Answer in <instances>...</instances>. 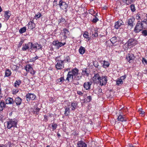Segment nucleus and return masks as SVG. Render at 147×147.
<instances>
[{
  "label": "nucleus",
  "mask_w": 147,
  "mask_h": 147,
  "mask_svg": "<svg viewBox=\"0 0 147 147\" xmlns=\"http://www.w3.org/2000/svg\"><path fill=\"white\" fill-rule=\"evenodd\" d=\"M92 80L94 83L99 84L101 86L105 85L107 81V76H102L101 77L98 74H95L93 77Z\"/></svg>",
  "instance_id": "nucleus-1"
},
{
  "label": "nucleus",
  "mask_w": 147,
  "mask_h": 147,
  "mask_svg": "<svg viewBox=\"0 0 147 147\" xmlns=\"http://www.w3.org/2000/svg\"><path fill=\"white\" fill-rule=\"evenodd\" d=\"M147 19H144L141 22L138 21L134 30L136 33H138L142 29H145L147 28Z\"/></svg>",
  "instance_id": "nucleus-2"
},
{
  "label": "nucleus",
  "mask_w": 147,
  "mask_h": 147,
  "mask_svg": "<svg viewBox=\"0 0 147 147\" xmlns=\"http://www.w3.org/2000/svg\"><path fill=\"white\" fill-rule=\"evenodd\" d=\"M79 73V70L77 68H74L69 71L67 75L66 80L69 81L70 79H73L74 76L78 75Z\"/></svg>",
  "instance_id": "nucleus-3"
},
{
  "label": "nucleus",
  "mask_w": 147,
  "mask_h": 147,
  "mask_svg": "<svg viewBox=\"0 0 147 147\" xmlns=\"http://www.w3.org/2000/svg\"><path fill=\"white\" fill-rule=\"evenodd\" d=\"M7 125V128L10 129L12 127H16L17 123V121L15 119H11L9 121H7L6 123Z\"/></svg>",
  "instance_id": "nucleus-4"
},
{
  "label": "nucleus",
  "mask_w": 147,
  "mask_h": 147,
  "mask_svg": "<svg viewBox=\"0 0 147 147\" xmlns=\"http://www.w3.org/2000/svg\"><path fill=\"white\" fill-rule=\"evenodd\" d=\"M137 44V42L135 40L131 38L129 39L127 42L126 43L125 45L127 46L128 48H131Z\"/></svg>",
  "instance_id": "nucleus-5"
},
{
  "label": "nucleus",
  "mask_w": 147,
  "mask_h": 147,
  "mask_svg": "<svg viewBox=\"0 0 147 147\" xmlns=\"http://www.w3.org/2000/svg\"><path fill=\"white\" fill-rule=\"evenodd\" d=\"M135 58L134 54L132 53L128 54L126 56V59L129 63H132Z\"/></svg>",
  "instance_id": "nucleus-6"
},
{
  "label": "nucleus",
  "mask_w": 147,
  "mask_h": 147,
  "mask_svg": "<svg viewBox=\"0 0 147 147\" xmlns=\"http://www.w3.org/2000/svg\"><path fill=\"white\" fill-rule=\"evenodd\" d=\"M55 68L58 70L64 68V64L62 60H58L55 65Z\"/></svg>",
  "instance_id": "nucleus-7"
},
{
  "label": "nucleus",
  "mask_w": 147,
  "mask_h": 147,
  "mask_svg": "<svg viewBox=\"0 0 147 147\" xmlns=\"http://www.w3.org/2000/svg\"><path fill=\"white\" fill-rule=\"evenodd\" d=\"M31 49L32 50H38L42 48V46L38 43L33 44L31 42Z\"/></svg>",
  "instance_id": "nucleus-8"
},
{
  "label": "nucleus",
  "mask_w": 147,
  "mask_h": 147,
  "mask_svg": "<svg viewBox=\"0 0 147 147\" xmlns=\"http://www.w3.org/2000/svg\"><path fill=\"white\" fill-rule=\"evenodd\" d=\"M58 5L62 10L66 9L68 7V5L65 2L63 1L62 0L59 1Z\"/></svg>",
  "instance_id": "nucleus-9"
},
{
  "label": "nucleus",
  "mask_w": 147,
  "mask_h": 147,
  "mask_svg": "<svg viewBox=\"0 0 147 147\" xmlns=\"http://www.w3.org/2000/svg\"><path fill=\"white\" fill-rule=\"evenodd\" d=\"M26 97L27 101H29L30 100H34L35 99L36 96L33 94L28 93L26 95Z\"/></svg>",
  "instance_id": "nucleus-10"
},
{
  "label": "nucleus",
  "mask_w": 147,
  "mask_h": 147,
  "mask_svg": "<svg viewBox=\"0 0 147 147\" xmlns=\"http://www.w3.org/2000/svg\"><path fill=\"white\" fill-rule=\"evenodd\" d=\"M92 83L91 82H85L83 84V87L86 90H89L91 88V85L92 84Z\"/></svg>",
  "instance_id": "nucleus-11"
},
{
  "label": "nucleus",
  "mask_w": 147,
  "mask_h": 147,
  "mask_svg": "<svg viewBox=\"0 0 147 147\" xmlns=\"http://www.w3.org/2000/svg\"><path fill=\"white\" fill-rule=\"evenodd\" d=\"M53 44L54 45L56 46L59 48L64 46L66 44L65 42L62 43L61 42H59L58 41H53Z\"/></svg>",
  "instance_id": "nucleus-12"
},
{
  "label": "nucleus",
  "mask_w": 147,
  "mask_h": 147,
  "mask_svg": "<svg viewBox=\"0 0 147 147\" xmlns=\"http://www.w3.org/2000/svg\"><path fill=\"white\" fill-rule=\"evenodd\" d=\"M117 119L118 121L123 122L126 121L127 118L125 115H122L121 114H120L118 116Z\"/></svg>",
  "instance_id": "nucleus-13"
},
{
  "label": "nucleus",
  "mask_w": 147,
  "mask_h": 147,
  "mask_svg": "<svg viewBox=\"0 0 147 147\" xmlns=\"http://www.w3.org/2000/svg\"><path fill=\"white\" fill-rule=\"evenodd\" d=\"M31 42H29L28 44H24L22 45V48L23 51H25L30 49H31Z\"/></svg>",
  "instance_id": "nucleus-14"
},
{
  "label": "nucleus",
  "mask_w": 147,
  "mask_h": 147,
  "mask_svg": "<svg viewBox=\"0 0 147 147\" xmlns=\"http://www.w3.org/2000/svg\"><path fill=\"white\" fill-rule=\"evenodd\" d=\"M123 22L121 20H119L115 23L114 27L116 29H118L121 25H123Z\"/></svg>",
  "instance_id": "nucleus-15"
},
{
  "label": "nucleus",
  "mask_w": 147,
  "mask_h": 147,
  "mask_svg": "<svg viewBox=\"0 0 147 147\" xmlns=\"http://www.w3.org/2000/svg\"><path fill=\"white\" fill-rule=\"evenodd\" d=\"M6 104L7 105L13 104L14 102V101L12 98L8 97L5 100Z\"/></svg>",
  "instance_id": "nucleus-16"
},
{
  "label": "nucleus",
  "mask_w": 147,
  "mask_h": 147,
  "mask_svg": "<svg viewBox=\"0 0 147 147\" xmlns=\"http://www.w3.org/2000/svg\"><path fill=\"white\" fill-rule=\"evenodd\" d=\"M28 28L30 29H32L35 27V24L34 23V21L32 20V21H30L28 24Z\"/></svg>",
  "instance_id": "nucleus-17"
},
{
  "label": "nucleus",
  "mask_w": 147,
  "mask_h": 147,
  "mask_svg": "<svg viewBox=\"0 0 147 147\" xmlns=\"http://www.w3.org/2000/svg\"><path fill=\"white\" fill-rule=\"evenodd\" d=\"M77 144V147H87L86 144L82 141H78Z\"/></svg>",
  "instance_id": "nucleus-18"
},
{
  "label": "nucleus",
  "mask_w": 147,
  "mask_h": 147,
  "mask_svg": "<svg viewBox=\"0 0 147 147\" xmlns=\"http://www.w3.org/2000/svg\"><path fill=\"white\" fill-rule=\"evenodd\" d=\"M135 20V18L133 17H131L128 20V25L130 26L131 28H132L133 25V23Z\"/></svg>",
  "instance_id": "nucleus-19"
},
{
  "label": "nucleus",
  "mask_w": 147,
  "mask_h": 147,
  "mask_svg": "<svg viewBox=\"0 0 147 147\" xmlns=\"http://www.w3.org/2000/svg\"><path fill=\"white\" fill-rule=\"evenodd\" d=\"M22 99L19 97H18L15 98L14 102L18 106L20 105L22 102Z\"/></svg>",
  "instance_id": "nucleus-20"
},
{
  "label": "nucleus",
  "mask_w": 147,
  "mask_h": 147,
  "mask_svg": "<svg viewBox=\"0 0 147 147\" xmlns=\"http://www.w3.org/2000/svg\"><path fill=\"white\" fill-rule=\"evenodd\" d=\"M83 36L84 38L86 39V40L87 41H89L91 39V37L89 36L88 33L87 32H85Z\"/></svg>",
  "instance_id": "nucleus-21"
},
{
  "label": "nucleus",
  "mask_w": 147,
  "mask_h": 147,
  "mask_svg": "<svg viewBox=\"0 0 147 147\" xmlns=\"http://www.w3.org/2000/svg\"><path fill=\"white\" fill-rule=\"evenodd\" d=\"M21 83V81L20 80H17L15 81L14 84V86L16 88H18L19 87Z\"/></svg>",
  "instance_id": "nucleus-22"
},
{
  "label": "nucleus",
  "mask_w": 147,
  "mask_h": 147,
  "mask_svg": "<svg viewBox=\"0 0 147 147\" xmlns=\"http://www.w3.org/2000/svg\"><path fill=\"white\" fill-rule=\"evenodd\" d=\"M11 15V13H10V11H6L5 12L4 14V17L6 19L8 20L10 16Z\"/></svg>",
  "instance_id": "nucleus-23"
},
{
  "label": "nucleus",
  "mask_w": 147,
  "mask_h": 147,
  "mask_svg": "<svg viewBox=\"0 0 147 147\" xmlns=\"http://www.w3.org/2000/svg\"><path fill=\"white\" fill-rule=\"evenodd\" d=\"M64 79L63 76L60 77L57 80V83L61 84L64 81Z\"/></svg>",
  "instance_id": "nucleus-24"
},
{
  "label": "nucleus",
  "mask_w": 147,
  "mask_h": 147,
  "mask_svg": "<svg viewBox=\"0 0 147 147\" xmlns=\"http://www.w3.org/2000/svg\"><path fill=\"white\" fill-rule=\"evenodd\" d=\"M78 104L76 102H72L71 104V108L72 110H74L76 109Z\"/></svg>",
  "instance_id": "nucleus-25"
},
{
  "label": "nucleus",
  "mask_w": 147,
  "mask_h": 147,
  "mask_svg": "<svg viewBox=\"0 0 147 147\" xmlns=\"http://www.w3.org/2000/svg\"><path fill=\"white\" fill-rule=\"evenodd\" d=\"M85 51V48L81 46L80 47L79 50V52L80 54L83 55L84 54Z\"/></svg>",
  "instance_id": "nucleus-26"
},
{
  "label": "nucleus",
  "mask_w": 147,
  "mask_h": 147,
  "mask_svg": "<svg viewBox=\"0 0 147 147\" xmlns=\"http://www.w3.org/2000/svg\"><path fill=\"white\" fill-rule=\"evenodd\" d=\"M11 73L10 70L9 69H6L5 72V77H9L11 76Z\"/></svg>",
  "instance_id": "nucleus-27"
},
{
  "label": "nucleus",
  "mask_w": 147,
  "mask_h": 147,
  "mask_svg": "<svg viewBox=\"0 0 147 147\" xmlns=\"http://www.w3.org/2000/svg\"><path fill=\"white\" fill-rule=\"evenodd\" d=\"M103 62V63L102 66L104 68H106L109 66L110 63L108 61L104 60Z\"/></svg>",
  "instance_id": "nucleus-28"
},
{
  "label": "nucleus",
  "mask_w": 147,
  "mask_h": 147,
  "mask_svg": "<svg viewBox=\"0 0 147 147\" xmlns=\"http://www.w3.org/2000/svg\"><path fill=\"white\" fill-rule=\"evenodd\" d=\"M70 113V109L69 108H65L64 114L65 116H68Z\"/></svg>",
  "instance_id": "nucleus-29"
},
{
  "label": "nucleus",
  "mask_w": 147,
  "mask_h": 147,
  "mask_svg": "<svg viewBox=\"0 0 147 147\" xmlns=\"http://www.w3.org/2000/svg\"><path fill=\"white\" fill-rule=\"evenodd\" d=\"M63 63L67 62V63H69L71 61V59L70 57L68 56H67L65 59L62 61Z\"/></svg>",
  "instance_id": "nucleus-30"
},
{
  "label": "nucleus",
  "mask_w": 147,
  "mask_h": 147,
  "mask_svg": "<svg viewBox=\"0 0 147 147\" xmlns=\"http://www.w3.org/2000/svg\"><path fill=\"white\" fill-rule=\"evenodd\" d=\"M74 77V80H80L82 78V75L78 73V75L75 76Z\"/></svg>",
  "instance_id": "nucleus-31"
},
{
  "label": "nucleus",
  "mask_w": 147,
  "mask_h": 147,
  "mask_svg": "<svg viewBox=\"0 0 147 147\" xmlns=\"http://www.w3.org/2000/svg\"><path fill=\"white\" fill-rule=\"evenodd\" d=\"M134 1L135 0H123V1L127 5L133 3Z\"/></svg>",
  "instance_id": "nucleus-32"
},
{
  "label": "nucleus",
  "mask_w": 147,
  "mask_h": 147,
  "mask_svg": "<svg viewBox=\"0 0 147 147\" xmlns=\"http://www.w3.org/2000/svg\"><path fill=\"white\" fill-rule=\"evenodd\" d=\"M32 68L31 65L28 64L26 65L25 69L27 72H29L31 70H32Z\"/></svg>",
  "instance_id": "nucleus-33"
},
{
  "label": "nucleus",
  "mask_w": 147,
  "mask_h": 147,
  "mask_svg": "<svg viewBox=\"0 0 147 147\" xmlns=\"http://www.w3.org/2000/svg\"><path fill=\"white\" fill-rule=\"evenodd\" d=\"M41 16V13L40 12H38L34 16V19L37 20L38 19L40 18Z\"/></svg>",
  "instance_id": "nucleus-34"
},
{
  "label": "nucleus",
  "mask_w": 147,
  "mask_h": 147,
  "mask_svg": "<svg viewBox=\"0 0 147 147\" xmlns=\"http://www.w3.org/2000/svg\"><path fill=\"white\" fill-rule=\"evenodd\" d=\"M89 12L93 16H96L97 13L95 14V12L93 9H91L89 10Z\"/></svg>",
  "instance_id": "nucleus-35"
},
{
  "label": "nucleus",
  "mask_w": 147,
  "mask_h": 147,
  "mask_svg": "<svg viewBox=\"0 0 147 147\" xmlns=\"http://www.w3.org/2000/svg\"><path fill=\"white\" fill-rule=\"evenodd\" d=\"M66 22L65 19L61 17V18L59 19L58 20L59 24L61 23L62 24H64Z\"/></svg>",
  "instance_id": "nucleus-36"
},
{
  "label": "nucleus",
  "mask_w": 147,
  "mask_h": 147,
  "mask_svg": "<svg viewBox=\"0 0 147 147\" xmlns=\"http://www.w3.org/2000/svg\"><path fill=\"white\" fill-rule=\"evenodd\" d=\"M110 41L113 44H114L117 41L116 37L114 36L112 37Z\"/></svg>",
  "instance_id": "nucleus-37"
},
{
  "label": "nucleus",
  "mask_w": 147,
  "mask_h": 147,
  "mask_svg": "<svg viewBox=\"0 0 147 147\" xmlns=\"http://www.w3.org/2000/svg\"><path fill=\"white\" fill-rule=\"evenodd\" d=\"M26 27H24L19 30V32L20 34H22L25 32L26 31Z\"/></svg>",
  "instance_id": "nucleus-38"
},
{
  "label": "nucleus",
  "mask_w": 147,
  "mask_h": 147,
  "mask_svg": "<svg viewBox=\"0 0 147 147\" xmlns=\"http://www.w3.org/2000/svg\"><path fill=\"white\" fill-rule=\"evenodd\" d=\"M40 110V109L38 107L34 108L33 110V113L34 114H38V113L39 112Z\"/></svg>",
  "instance_id": "nucleus-39"
},
{
  "label": "nucleus",
  "mask_w": 147,
  "mask_h": 147,
  "mask_svg": "<svg viewBox=\"0 0 147 147\" xmlns=\"http://www.w3.org/2000/svg\"><path fill=\"white\" fill-rule=\"evenodd\" d=\"M92 98L91 96H89L84 99V101L86 102H90Z\"/></svg>",
  "instance_id": "nucleus-40"
},
{
  "label": "nucleus",
  "mask_w": 147,
  "mask_h": 147,
  "mask_svg": "<svg viewBox=\"0 0 147 147\" xmlns=\"http://www.w3.org/2000/svg\"><path fill=\"white\" fill-rule=\"evenodd\" d=\"M117 84L118 85L122 84L123 83V81L121 79H118L116 81Z\"/></svg>",
  "instance_id": "nucleus-41"
},
{
  "label": "nucleus",
  "mask_w": 147,
  "mask_h": 147,
  "mask_svg": "<svg viewBox=\"0 0 147 147\" xmlns=\"http://www.w3.org/2000/svg\"><path fill=\"white\" fill-rule=\"evenodd\" d=\"M6 104L3 100H1L0 103V107L2 108H5L6 106Z\"/></svg>",
  "instance_id": "nucleus-42"
},
{
  "label": "nucleus",
  "mask_w": 147,
  "mask_h": 147,
  "mask_svg": "<svg viewBox=\"0 0 147 147\" xmlns=\"http://www.w3.org/2000/svg\"><path fill=\"white\" fill-rule=\"evenodd\" d=\"M63 31L64 32V34L69 35L70 33L67 29L66 28H64L63 30Z\"/></svg>",
  "instance_id": "nucleus-43"
},
{
  "label": "nucleus",
  "mask_w": 147,
  "mask_h": 147,
  "mask_svg": "<svg viewBox=\"0 0 147 147\" xmlns=\"http://www.w3.org/2000/svg\"><path fill=\"white\" fill-rule=\"evenodd\" d=\"M130 8L131 11L133 12H134L136 11L135 6L133 4H131L130 5Z\"/></svg>",
  "instance_id": "nucleus-44"
},
{
  "label": "nucleus",
  "mask_w": 147,
  "mask_h": 147,
  "mask_svg": "<svg viewBox=\"0 0 147 147\" xmlns=\"http://www.w3.org/2000/svg\"><path fill=\"white\" fill-rule=\"evenodd\" d=\"M142 35L144 36H147V30H142Z\"/></svg>",
  "instance_id": "nucleus-45"
},
{
  "label": "nucleus",
  "mask_w": 147,
  "mask_h": 147,
  "mask_svg": "<svg viewBox=\"0 0 147 147\" xmlns=\"http://www.w3.org/2000/svg\"><path fill=\"white\" fill-rule=\"evenodd\" d=\"M57 125L56 123H54L52 124V127L53 131L55 130L57 127Z\"/></svg>",
  "instance_id": "nucleus-46"
},
{
  "label": "nucleus",
  "mask_w": 147,
  "mask_h": 147,
  "mask_svg": "<svg viewBox=\"0 0 147 147\" xmlns=\"http://www.w3.org/2000/svg\"><path fill=\"white\" fill-rule=\"evenodd\" d=\"M12 92L13 94H16L18 92L19 90L18 89H14Z\"/></svg>",
  "instance_id": "nucleus-47"
},
{
  "label": "nucleus",
  "mask_w": 147,
  "mask_h": 147,
  "mask_svg": "<svg viewBox=\"0 0 147 147\" xmlns=\"http://www.w3.org/2000/svg\"><path fill=\"white\" fill-rule=\"evenodd\" d=\"M29 72H30V74L32 75H34L35 73V71L33 70L32 68V70H31Z\"/></svg>",
  "instance_id": "nucleus-48"
},
{
  "label": "nucleus",
  "mask_w": 147,
  "mask_h": 147,
  "mask_svg": "<svg viewBox=\"0 0 147 147\" xmlns=\"http://www.w3.org/2000/svg\"><path fill=\"white\" fill-rule=\"evenodd\" d=\"M95 17L92 20V22L94 23H96L98 21V19L95 16Z\"/></svg>",
  "instance_id": "nucleus-49"
},
{
  "label": "nucleus",
  "mask_w": 147,
  "mask_h": 147,
  "mask_svg": "<svg viewBox=\"0 0 147 147\" xmlns=\"http://www.w3.org/2000/svg\"><path fill=\"white\" fill-rule=\"evenodd\" d=\"M139 113L140 114H141L142 115H143V116L144 115V112L142 109H140V110L139 111Z\"/></svg>",
  "instance_id": "nucleus-50"
},
{
  "label": "nucleus",
  "mask_w": 147,
  "mask_h": 147,
  "mask_svg": "<svg viewBox=\"0 0 147 147\" xmlns=\"http://www.w3.org/2000/svg\"><path fill=\"white\" fill-rule=\"evenodd\" d=\"M11 69L13 70H15L16 69L17 66L15 65H12L10 67Z\"/></svg>",
  "instance_id": "nucleus-51"
},
{
  "label": "nucleus",
  "mask_w": 147,
  "mask_h": 147,
  "mask_svg": "<svg viewBox=\"0 0 147 147\" xmlns=\"http://www.w3.org/2000/svg\"><path fill=\"white\" fill-rule=\"evenodd\" d=\"M83 74L85 76H88V74L87 72L86 71H83Z\"/></svg>",
  "instance_id": "nucleus-52"
},
{
  "label": "nucleus",
  "mask_w": 147,
  "mask_h": 147,
  "mask_svg": "<svg viewBox=\"0 0 147 147\" xmlns=\"http://www.w3.org/2000/svg\"><path fill=\"white\" fill-rule=\"evenodd\" d=\"M136 18L138 20H140V16L139 13H138L136 14Z\"/></svg>",
  "instance_id": "nucleus-53"
},
{
  "label": "nucleus",
  "mask_w": 147,
  "mask_h": 147,
  "mask_svg": "<svg viewBox=\"0 0 147 147\" xmlns=\"http://www.w3.org/2000/svg\"><path fill=\"white\" fill-rule=\"evenodd\" d=\"M23 41L22 40L20 42L19 44L18 45V47H20L22 46V44H23Z\"/></svg>",
  "instance_id": "nucleus-54"
},
{
  "label": "nucleus",
  "mask_w": 147,
  "mask_h": 147,
  "mask_svg": "<svg viewBox=\"0 0 147 147\" xmlns=\"http://www.w3.org/2000/svg\"><path fill=\"white\" fill-rule=\"evenodd\" d=\"M142 62L143 63H145L146 64H147V61L146 60L144 59V58H143L142 59Z\"/></svg>",
  "instance_id": "nucleus-55"
},
{
  "label": "nucleus",
  "mask_w": 147,
  "mask_h": 147,
  "mask_svg": "<svg viewBox=\"0 0 147 147\" xmlns=\"http://www.w3.org/2000/svg\"><path fill=\"white\" fill-rule=\"evenodd\" d=\"M77 93L78 94L80 95H82L83 94V93L80 91H78L77 92Z\"/></svg>",
  "instance_id": "nucleus-56"
},
{
  "label": "nucleus",
  "mask_w": 147,
  "mask_h": 147,
  "mask_svg": "<svg viewBox=\"0 0 147 147\" xmlns=\"http://www.w3.org/2000/svg\"><path fill=\"white\" fill-rule=\"evenodd\" d=\"M58 0H54L53 1L54 5L57 6V3Z\"/></svg>",
  "instance_id": "nucleus-57"
},
{
  "label": "nucleus",
  "mask_w": 147,
  "mask_h": 147,
  "mask_svg": "<svg viewBox=\"0 0 147 147\" xmlns=\"http://www.w3.org/2000/svg\"><path fill=\"white\" fill-rule=\"evenodd\" d=\"M92 35H94V36L95 37L97 36H98V34L97 33V31L96 32L95 31L94 34H92Z\"/></svg>",
  "instance_id": "nucleus-58"
},
{
  "label": "nucleus",
  "mask_w": 147,
  "mask_h": 147,
  "mask_svg": "<svg viewBox=\"0 0 147 147\" xmlns=\"http://www.w3.org/2000/svg\"><path fill=\"white\" fill-rule=\"evenodd\" d=\"M38 57L36 56L34 58H33V61H35L36 59H38Z\"/></svg>",
  "instance_id": "nucleus-59"
},
{
  "label": "nucleus",
  "mask_w": 147,
  "mask_h": 147,
  "mask_svg": "<svg viewBox=\"0 0 147 147\" xmlns=\"http://www.w3.org/2000/svg\"><path fill=\"white\" fill-rule=\"evenodd\" d=\"M44 117L45 120L46 121H47L48 120L47 116L46 115H44Z\"/></svg>",
  "instance_id": "nucleus-60"
},
{
  "label": "nucleus",
  "mask_w": 147,
  "mask_h": 147,
  "mask_svg": "<svg viewBox=\"0 0 147 147\" xmlns=\"http://www.w3.org/2000/svg\"><path fill=\"white\" fill-rule=\"evenodd\" d=\"M4 108H2L1 107H0V113H1L2 112L3 109Z\"/></svg>",
  "instance_id": "nucleus-61"
},
{
  "label": "nucleus",
  "mask_w": 147,
  "mask_h": 147,
  "mask_svg": "<svg viewBox=\"0 0 147 147\" xmlns=\"http://www.w3.org/2000/svg\"><path fill=\"white\" fill-rule=\"evenodd\" d=\"M140 14V20H142L143 19V17L141 16V14L139 13Z\"/></svg>",
  "instance_id": "nucleus-62"
},
{
  "label": "nucleus",
  "mask_w": 147,
  "mask_h": 147,
  "mask_svg": "<svg viewBox=\"0 0 147 147\" xmlns=\"http://www.w3.org/2000/svg\"><path fill=\"white\" fill-rule=\"evenodd\" d=\"M67 34H64L63 35V37H64V39H66L67 37V36H66Z\"/></svg>",
  "instance_id": "nucleus-63"
},
{
  "label": "nucleus",
  "mask_w": 147,
  "mask_h": 147,
  "mask_svg": "<svg viewBox=\"0 0 147 147\" xmlns=\"http://www.w3.org/2000/svg\"><path fill=\"white\" fill-rule=\"evenodd\" d=\"M129 147H135V146H133V145L132 144L129 145Z\"/></svg>",
  "instance_id": "nucleus-64"
}]
</instances>
